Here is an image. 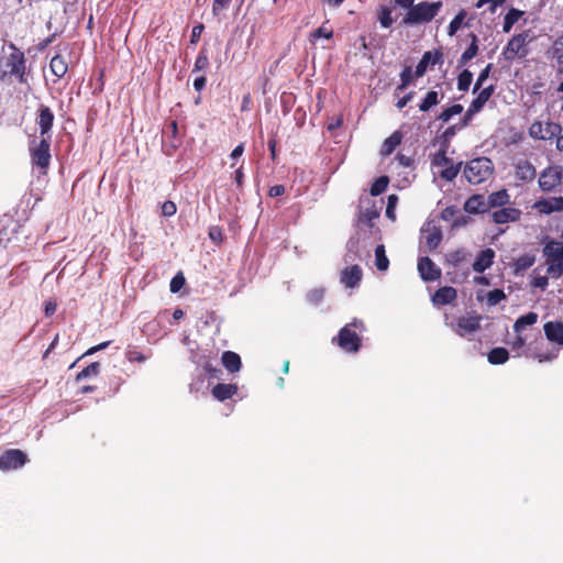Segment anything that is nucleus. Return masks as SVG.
<instances>
[{"label": "nucleus", "mask_w": 563, "mask_h": 563, "mask_svg": "<svg viewBox=\"0 0 563 563\" xmlns=\"http://www.w3.org/2000/svg\"><path fill=\"white\" fill-rule=\"evenodd\" d=\"M487 358L493 365H501L508 361L509 353L505 347H494L488 352Z\"/></svg>", "instance_id": "nucleus-32"}, {"label": "nucleus", "mask_w": 563, "mask_h": 563, "mask_svg": "<svg viewBox=\"0 0 563 563\" xmlns=\"http://www.w3.org/2000/svg\"><path fill=\"white\" fill-rule=\"evenodd\" d=\"M397 202H398V197L396 195L388 196V201H387V207H386V216L391 220H395V207H396Z\"/></svg>", "instance_id": "nucleus-54"}, {"label": "nucleus", "mask_w": 563, "mask_h": 563, "mask_svg": "<svg viewBox=\"0 0 563 563\" xmlns=\"http://www.w3.org/2000/svg\"><path fill=\"white\" fill-rule=\"evenodd\" d=\"M208 67H209L208 51L206 48H201L196 58L192 71L205 70Z\"/></svg>", "instance_id": "nucleus-47"}, {"label": "nucleus", "mask_w": 563, "mask_h": 563, "mask_svg": "<svg viewBox=\"0 0 563 563\" xmlns=\"http://www.w3.org/2000/svg\"><path fill=\"white\" fill-rule=\"evenodd\" d=\"M487 199V206L488 209H495V208H503L507 206L510 201V195L506 189H501L495 192H492L488 195Z\"/></svg>", "instance_id": "nucleus-26"}, {"label": "nucleus", "mask_w": 563, "mask_h": 563, "mask_svg": "<svg viewBox=\"0 0 563 563\" xmlns=\"http://www.w3.org/2000/svg\"><path fill=\"white\" fill-rule=\"evenodd\" d=\"M49 68L53 75L60 79L66 75L68 64L66 63L65 57L58 54L51 59Z\"/></svg>", "instance_id": "nucleus-31"}, {"label": "nucleus", "mask_w": 563, "mask_h": 563, "mask_svg": "<svg viewBox=\"0 0 563 563\" xmlns=\"http://www.w3.org/2000/svg\"><path fill=\"white\" fill-rule=\"evenodd\" d=\"M468 253L464 249L452 251L445 255V261L450 266L457 267L466 261Z\"/></svg>", "instance_id": "nucleus-36"}, {"label": "nucleus", "mask_w": 563, "mask_h": 563, "mask_svg": "<svg viewBox=\"0 0 563 563\" xmlns=\"http://www.w3.org/2000/svg\"><path fill=\"white\" fill-rule=\"evenodd\" d=\"M442 58L443 54L440 49H435L434 52H426L416 66L415 76L417 78L422 77L426 74L429 65L434 66L437 64H440L442 63Z\"/></svg>", "instance_id": "nucleus-15"}, {"label": "nucleus", "mask_w": 563, "mask_h": 563, "mask_svg": "<svg viewBox=\"0 0 563 563\" xmlns=\"http://www.w3.org/2000/svg\"><path fill=\"white\" fill-rule=\"evenodd\" d=\"M186 279L181 272L177 273L170 280L169 287L172 292H178L185 285Z\"/></svg>", "instance_id": "nucleus-51"}, {"label": "nucleus", "mask_w": 563, "mask_h": 563, "mask_svg": "<svg viewBox=\"0 0 563 563\" xmlns=\"http://www.w3.org/2000/svg\"><path fill=\"white\" fill-rule=\"evenodd\" d=\"M538 183L542 191H552L562 183V168L560 166L547 167L540 174Z\"/></svg>", "instance_id": "nucleus-10"}, {"label": "nucleus", "mask_w": 563, "mask_h": 563, "mask_svg": "<svg viewBox=\"0 0 563 563\" xmlns=\"http://www.w3.org/2000/svg\"><path fill=\"white\" fill-rule=\"evenodd\" d=\"M468 221H470V217H467V216H464V214L456 216V218L453 220L452 228L457 229V228L464 227L468 223Z\"/></svg>", "instance_id": "nucleus-64"}, {"label": "nucleus", "mask_w": 563, "mask_h": 563, "mask_svg": "<svg viewBox=\"0 0 563 563\" xmlns=\"http://www.w3.org/2000/svg\"><path fill=\"white\" fill-rule=\"evenodd\" d=\"M561 132V125L554 122L534 121L529 128V135L536 140H552Z\"/></svg>", "instance_id": "nucleus-8"}, {"label": "nucleus", "mask_w": 563, "mask_h": 563, "mask_svg": "<svg viewBox=\"0 0 563 563\" xmlns=\"http://www.w3.org/2000/svg\"><path fill=\"white\" fill-rule=\"evenodd\" d=\"M483 317L474 313L471 316H461L456 318L450 325L452 330L462 338L473 334L481 329Z\"/></svg>", "instance_id": "nucleus-7"}, {"label": "nucleus", "mask_w": 563, "mask_h": 563, "mask_svg": "<svg viewBox=\"0 0 563 563\" xmlns=\"http://www.w3.org/2000/svg\"><path fill=\"white\" fill-rule=\"evenodd\" d=\"M54 119L55 117L51 108L45 104H40L37 110L36 123L40 128V133L42 137L49 136L48 133L53 128Z\"/></svg>", "instance_id": "nucleus-13"}, {"label": "nucleus", "mask_w": 563, "mask_h": 563, "mask_svg": "<svg viewBox=\"0 0 563 563\" xmlns=\"http://www.w3.org/2000/svg\"><path fill=\"white\" fill-rule=\"evenodd\" d=\"M30 155L32 164L46 173L51 163V137H42L36 144L30 145Z\"/></svg>", "instance_id": "nucleus-6"}, {"label": "nucleus", "mask_w": 563, "mask_h": 563, "mask_svg": "<svg viewBox=\"0 0 563 563\" xmlns=\"http://www.w3.org/2000/svg\"><path fill=\"white\" fill-rule=\"evenodd\" d=\"M311 36L313 38H320V37H324L327 40H330L332 38L333 36V30L332 29H328L327 26L324 25H321L320 27H318L312 34Z\"/></svg>", "instance_id": "nucleus-55"}, {"label": "nucleus", "mask_w": 563, "mask_h": 563, "mask_svg": "<svg viewBox=\"0 0 563 563\" xmlns=\"http://www.w3.org/2000/svg\"><path fill=\"white\" fill-rule=\"evenodd\" d=\"M232 0H213L212 2V14L214 16L220 15V13L225 10Z\"/></svg>", "instance_id": "nucleus-53"}, {"label": "nucleus", "mask_w": 563, "mask_h": 563, "mask_svg": "<svg viewBox=\"0 0 563 563\" xmlns=\"http://www.w3.org/2000/svg\"><path fill=\"white\" fill-rule=\"evenodd\" d=\"M492 69V64H488L482 71L479 73L477 80L475 82L473 92H476L484 84V81L488 78Z\"/></svg>", "instance_id": "nucleus-52"}, {"label": "nucleus", "mask_w": 563, "mask_h": 563, "mask_svg": "<svg viewBox=\"0 0 563 563\" xmlns=\"http://www.w3.org/2000/svg\"><path fill=\"white\" fill-rule=\"evenodd\" d=\"M472 42L470 46L464 51L460 58V64L465 65L467 62H470L472 58H474L478 53V38L476 34L472 33L471 35Z\"/></svg>", "instance_id": "nucleus-34"}, {"label": "nucleus", "mask_w": 563, "mask_h": 563, "mask_svg": "<svg viewBox=\"0 0 563 563\" xmlns=\"http://www.w3.org/2000/svg\"><path fill=\"white\" fill-rule=\"evenodd\" d=\"M110 345V341H107V342H102L98 345H95V346H91L90 349H88L78 360L77 362L82 358L84 356H87V355H92L101 350H104L107 349L108 346Z\"/></svg>", "instance_id": "nucleus-60"}, {"label": "nucleus", "mask_w": 563, "mask_h": 563, "mask_svg": "<svg viewBox=\"0 0 563 563\" xmlns=\"http://www.w3.org/2000/svg\"><path fill=\"white\" fill-rule=\"evenodd\" d=\"M473 80V74L468 69H464L457 77V89L467 91Z\"/></svg>", "instance_id": "nucleus-46"}, {"label": "nucleus", "mask_w": 563, "mask_h": 563, "mask_svg": "<svg viewBox=\"0 0 563 563\" xmlns=\"http://www.w3.org/2000/svg\"><path fill=\"white\" fill-rule=\"evenodd\" d=\"M530 285L533 287V288H540V289H545L547 286L549 285V278L548 276H536L533 277V279L531 280Z\"/></svg>", "instance_id": "nucleus-57"}, {"label": "nucleus", "mask_w": 563, "mask_h": 563, "mask_svg": "<svg viewBox=\"0 0 563 563\" xmlns=\"http://www.w3.org/2000/svg\"><path fill=\"white\" fill-rule=\"evenodd\" d=\"M523 15V11H520L518 9H515V8H511L507 14L505 15V19H504V25H503V31L505 33H508L514 24Z\"/></svg>", "instance_id": "nucleus-37"}, {"label": "nucleus", "mask_w": 563, "mask_h": 563, "mask_svg": "<svg viewBox=\"0 0 563 563\" xmlns=\"http://www.w3.org/2000/svg\"><path fill=\"white\" fill-rule=\"evenodd\" d=\"M440 102L438 91L430 90L427 92L426 97L419 104V110L422 112L429 111L432 107L437 106Z\"/></svg>", "instance_id": "nucleus-39"}, {"label": "nucleus", "mask_w": 563, "mask_h": 563, "mask_svg": "<svg viewBox=\"0 0 563 563\" xmlns=\"http://www.w3.org/2000/svg\"><path fill=\"white\" fill-rule=\"evenodd\" d=\"M415 73H412L411 66H405L400 73V84L397 86V90H404L413 81Z\"/></svg>", "instance_id": "nucleus-43"}, {"label": "nucleus", "mask_w": 563, "mask_h": 563, "mask_svg": "<svg viewBox=\"0 0 563 563\" xmlns=\"http://www.w3.org/2000/svg\"><path fill=\"white\" fill-rule=\"evenodd\" d=\"M538 321V314L533 311L519 317L514 323V331L521 333L526 325H532Z\"/></svg>", "instance_id": "nucleus-33"}, {"label": "nucleus", "mask_w": 563, "mask_h": 563, "mask_svg": "<svg viewBox=\"0 0 563 563\" xmlns=\"http://www.w3.org/2000/svg\"><path fill=\"white\" fill-rule=\"evenodd\" d=\"M363 325L362 321L354 319L339 331L338 335L333 338V342L344 352L356 353L362 346V340L355 329L363 328Z\"/></svg>", "instance_id": "nucleus-2"}, {"label": "nucleus", "mask_w": 563, "mask_h": 563, "mask_svg": "<svg viewBox=\"0 0 563 563\" xmlns=\"http://www.w3.org/2000/svg\"><path fill=\"white\" fill-rule=\"evenodd\" d=\"M402 141V134L400 131H395L389 135L379 150V154L384 157L389 156Z\"/></svg>", "instance_id": "nucleus-27"}, {"label": "nucleus", "mask_w": 563, "mask_h": 563, "mask_svg": "<svg viewBox=\"0 0 563 563\" xmlns=\"http://www.w3.org/2000/svg\"><path fill=\"white\" fill-rule=\"evenodd\" d=\"M375 265L378 271H386L389 266V260L386 256L385 246L379 244L375 247Z\"/></svg>", "instance_id": "nucleus-38"}, {"label": "nucleus", "mask_w": 563, "mask_h": 563, "mask_svg": "<svg viewBox=\"0 0 563 563\" xmlns=\"http://www.w3.org/2000/svg\"><path fill=\"white\" fill-rule=\"evenodd\" d=\"M504 299H506V295L503 289H493L487 292V302L490 306H495Z\"/></svg>", "instance_id": "nucleus-49"}, {"label": "nucleus", "mask_w": 563, "mask_h": 563, "mask_svg": "<svg viewBox=\"0 0 563 563\" xmlns=\"http://www.w3.org/2000/svg\"><path fill=\"white\" fill-rule=\"evenodd\" d=\"M554 54L558 56L559 62L563 63L561 58H563V34L554 42L553 44Z\"/></svg>", "instance_id": "nucleus-62"}, {"label": "nucleus", "mask_w": 563, "mask_h": 563, "mask_svg": "<svg viewBox=\"0 0 563 563\" xmlns=\"http://www.w3.org/2000/svg\"><path fill=\"white\" fill-rule=\"evenodd\" d=\"M421 238L424 240L427 250L434 251L443 240L442 230L434 221H428L421 228Z\"/></svg>", "instance_id": "nucleus-11"}, {"label": "nucleus", "mask_w": 563, "mask_h": 563, "mask_svg": "<svg viewBox=\"0 0 563 563\" xmlns=\"http://www.w3.org/2000/svg\"><path fill=\"white\" fill-rule=\"evenodd\" d=\"M238 390L239 388L236 384L219 383L216 386H213V388L211 389V394L217 400L224 401L236 395Z\"/></svg>", "instance_id": "nucleus-25"}, {"label": "nucleus", "mask_w": 563, "mask_h": 563, "mask_svg": "<svg viewBox=\"0 0 563 563\" xmlns=\"http://www.w3.org/2000/svg\"><path fill=\"white\" fill-rule=\"evenodd\" d=\"M532 208L542 214L563 211V197L542 198L537 200Z\"/></svg>", "instance_id": "nucleus-16"}, {"label": "nucleus", "mask_w": 563, "mask_h": 563, "mask_svg": "<svg viewBox=\"0 0 563 563\" xmlns=\"http://www.w3.org/2000/svg\"><path fill=\"white\" fill-rule=\"evenodd\" d=\"M125 356L129 362L143 363L147 360V356H145L142 352L137 351L135 347H129L125 353Z\"/></svg>", "instance_id": "nucleus-50"}, {"label": "nucleus", "mask_w": 563, "mask_h": 563, "mask_svg": "<svg viewBox=\"0 0 563 563\" xmlns=\"http://www.w3.org/2000/svg\"><path fill=\"white\" fill-rule=\"evenodd\" d=\"M27 455L19 449L7 450L0 455V470L11 471L24 466L27 463Z\"/></svg>", "instance_id": "nucleus-9"}, {"label": "nucleus", "mask_w": 563, "mask_h": 563, "mask_svg": "<svg viewBox=\"0 0 563 563\" xmlns=\"http://www.w3.org/2000/svg\"><path fill=\"white\" fill-rule=\"evenodd\" d=\"M545 338L559 345H563V323L561 321H548L543 324Z\"/></svg>", "instance_id": "nucleus-21"}, {"label": "nucleus", "mask_w": 563, "mask_h": 563, "mask_svg": "<svg viewBox=\"0 0 563 563\" xmlns=\"http://www.w3.org/2000/svg\"><path fill=\"white\" fill-rule=\"evenodd\" d=\"M448 144L446 142H441L440 150L432 157V165L437 167H444L451 164L452 159L446 156Z\"/></svg>", "instance_id": "nucleus-35"}, {"label": "nucleus", "mask_w": 563, "mask_h": 563, "mask_svg": "<svg viewBox=\"0 0 563 563\" xmlns=\"http://www.w3.org/2000/svg\"><path fill=\"white\" fill-rule=\"evenodd\" d=\"M209 238L217 243L222 242V230L218 225H213L209 229Z\"/></svg>", "instance_id": "nucleus-59"}, {"label": "nucleus", "mask_w": 563, "mask_h": 563, "mask_svg": "<svg viewBox=\"0 0 563 563\" xmlns=\"http://www.w3.org/2000/svg\"><path fill=\"white\" fill-rule=\"evenodd\" d=\"M487 199L483 195H472L464 203V210L471 214L488 212Z\"/></svg>", "instance_id": "nucleus-20"}, {"label": "nucleus", "mask_w": 563, "mask_h": 563, "mask_svg": "<svg viewBox=\"0 0 563 563\" xmlns=\"http://www.w3.org/2000/svg\"><path fill=\"white\" fill-rule=\"evenodd\" d=\"M221 361L223 366L230 372V373H236L241 369L242 362L241 357L238 353L233 351H225L222 353Z\"/></svg>", "instance_id": "nucleus-28"}, {"label": "nucleus", "mask_w": 563, "mask_h": 563, "mask_svg": "<svg viewBox=\"0 0 563 563\" xmlns=\"http://www.w3.org/2000/svg\"><path fill=\"white\" fill-rule=\"evenodd\" d=\"M515 176L522 183H530L536 178L537 170L528 159H520L515 165Z\"/></svg>", "instance_id": "nucleus-19"}, {"label": "nucleus", "mask_w": 563, "mask_h": 563, "mask_svg": "<svg viewBox=\"0 0 563 563\" xmlns=\"http://www.w3.org/2000/svg\"><path fill=\"white\" fill-rule=\"evenodd\" d=\"M9 48L12 53L9 55L7 59V67L9 68V73L11 76H14L20 84H25L27 81L26 78V60L24 53L16 47L14 43H10Z\"/></svg>", "instance_id": "nucleus-5"}, {"label": "nucleus", "mask_w": 563, "mask_h": 563, "mask_svg": "<svg viewBox=\"0 0 563 563\" xmlns=\"http://www.w3.org/2000/svg\"><path fill=\"white\" fill-rule=\"evenodd\" d=\"M547 262H555L558 268L563 265V242L551 240L543 247Z\"/></svg>", "instance_id": "nucleus-18"}, {"label": "nucleus", "mask_w": 563, "mask_h": 563, "mask_svg": "<svg viewBox=\"0 0 563 563\" xmlns=\"http://www.w3.org/2000/svg\"><path fill=\"white\" fill-rule=\"evenodd\" d=\"M442 8V1H421L406 13L402 19L405 25H416L431 22Z\"/></svg>", "instance_id": "nucleus-1"}, {"label": "nucleus", "mask_w": 563, "mask_h": 563, "mask_svg": "<svg viewBox=\"0 0 563 563\" xmlns=\"http://www.w3.org/2000/svg\"><path fill=\"white\" fill-rule=\"evenodd\" d=\"M418 271L421 278L426 282H434L441 277V269L427 256L419 258Z\"/></svg>", "instance_id": "nucleus-14"}, {"label": "nucleus", "mask_w": 563, "mask_h": 563, "mask_svg": "<svg viewBox=\"0 0 563 563\" xmlns=\"http://www.w3.org/2000/svg\"><path fill=\"white\" fill-rule=\"evenodd\" d=\"M378 20L383 27H385V29L390 27L394 23L390 8H388L386 5L382 7L379 10Z\"/></svg>", "instance_id": "nucleus-48"}, {"label": "nucleus", "mask_w": 563, "mask_h": 563, "mask_svg": "<svg viewBox=\"0 0 563 563\" xmlns=\"http://www.w3.org/2000/svg\"><path fill=\"white\" fill-rule=\"evenodd\" d=\"M457 209L456 207L454 206H449L446 208H444L441 212V219L444 220V221H451V220H454L456 218V214H457Z\"/></svg>", "instance_id": "nucleus-56"}, {"label": "nucleus", "mask_w": 563, "mask_h": 563, "mask_svg": "<svg viewBox=\"0 0 563 563\" xmlns=\"http://www.w3.org/2000/svg\"><path fill=\"white\" fill-rule=\"evenodd\" d=\"M177 207L174 201H165L162 206V213L165 217H172L176 213Z\"/></svg>", "instance_id": "nucleus-58"}, {"label": "nucleus", "mask_w": 563, "mask_h": 563, "mask_svg": "<svg viewBox=\"0 0 563 563\" xmlns=\"http://www.w3.org/2000/svg\"><path fill=\"white\" fill-rule=\"evenodd\" d=\"M467 12L462 9L457 12V14L452 19L448 26V34L453 36L464 24V20L466 19Z\"/></svg>", "instance_id": "nucleus-40"}, {"label": "nucleus", "mask_w": 563, "mask_h": 563, "mask_svg": "<svg viewBox=\"0 0 563 563\" xmlns=\"http://www.w3.org/2000/svg\"><path fill=\"white\" fill-rule=\"evenodd\" d=\"M495 258V251L493 249H485L478 253L475 262L473 263V269L476 273H484L487 268H489Z\"/></svg>", "instance_id": "nucleus-23"}, {"label": "nucleus", "mask_w": 563, "mask_h": 563, "mask_svg": "<svg viewBox=\"0 0 563 563\" xmlns=\"http://www.w3.org/2000/svg\"><path fill=\"white\" fill-rule=\"evenodd\" d=\"M413 95H415V92L410 91L407 95H405L404 97H401L400 99H398L396 107L399 110L404 109L411 101V99L413 98Z\"/></svg>", "instance_id": "nucleus-63"}, {"label": "nucleus", "mask_w": 563, "mask_h": 563, "mask_svg": "<svg viewBox=\"0 0 563 563\" xmlns=\"http://www.w3.org/2000/svg\"><path fill=\"white\" fill-rule=\"evenodd\" d=\"M203 29H205L203 24H197L192 27L191 35H190L191 44H196L200 40Z\"/></svg>", "instance_id": "nucleus-61"}, {"label": "nucleus", "mask_w": 563, "mask_h": 563, "mask_svg": "<svg viewBox=\"0 0 563 563\" xmlns=\"http://www.w3.org/2000/svg\"><path fill=\"white\" fill-rule=\"evenodd\" d=\"M181 144L183 140L178 133L177 121L173 120L167 126L166 140L163 143V151L166 155L173 156Z\"/></svg>", "instance_id": "nucleus-12"}, {"label": "nucleus", "mask_w": 563, "mask_h": 563, "mask_svg": "<svg viewBox=\"0 0 563 563\" xmlns=\"http://www.w3.org/2000/svg\"><path fill=\"white\" fill-rule=\"evenodd\" d=\"M493 162L488 157L471 159L464 167V176L468 183L479 185L486 181L493 174Z\"/></svg>", "instance_id": "nucleus-3"}, {"label": "nucleus", "mask_w": 563, "mask_h": 563, "mask_svg": "<svg viewBox=\"0 0 563 563\" xmlns=\"http://www.w3.org/2000/svg\"><path fill=\"white\" fill-rule=\"evenodd\" d=\"M495 91V87L493 85L483 88L476 98L471 102L472 111H481L486 102L490 99Z\"/></svg>", "instance_id": "nucleus-29"}, {"label": "nucleus", "mask_w": 563, "mask_h": 563, "mask_svg": "<svg viewBox=\"0 0 563 563\" xmlns=\"http://www.w3.org/2000/svg\"><path fill=\"white\" fill-rule=\"evenodd\" d=\"M389 184V178L387 176L378 177L371 186L369 194L374 197L383 194Z\"/></svg>", "instance_id": "nucleus-41"}, {"label": "nucleus", "mask_w": 563, "mask_h": 563, "mask_svg": "<svg viewBox=\"0 0 563 563\" xmlns=\"http://www.w3.org/2000/svg\"><path fill=\"white\" fill-rule=\"evenodd\" d=\"M521 210L514 207H503L490 213L492 221L496 224L515 222L520 219Z\"/></svg>", "instance_id": "nucleus-17"}, {"label": "nucleus", "mask_w": 563, "mask_h": 563, "mask_svg": "<svg viewBox=\"0 0 563 563\" xmlns=\"http://www.w3.org/2000/svg\"><path fill=\"white\" fill-rule=\"evenodd\" d=\"M463 112V106L460 103H455L446 109H444L439 115L438 120L442 122H448L451 120L453 115L460 114Z\"/></svg>", "instance_id": "nucleus-45"}, {"label": "nucleus", "mask_w": 563, "mask_h": 563, "mask_svg": "<svg viewBox=\"0 0 563 563\" xmlns=\"http://www.w3.org/2000/svg\"><path fill=\"white\" fill-rule=\"evenodd\" d=\"M461 166H462V163L454 165L451 162V164L444 166L445 168L441 170L440 176L448 181H452L459 175V173L461 170Z\"/></svg>", "instance_id": "nucleus-44"}, {"label": "nucleus", "mask_w": 563, "mask_h": 563, "mask_svg": "<svg viewBox=\"0 0 563 563\" xmlns=\"http://www.w3.org/2000/svg\"><path fill=\"white\" fill-rule=\"evenodd\" d=\"M362 269L358 265H352L346 267L341 273V282L345 285V287L354 288L356 287L362 279Z\"/></svg>", "instance_id": "nucleus-22"}, {"label": "nucleus", "mask_w": 563, "mask_h": 563, "mask_svg": "<svg viewBox=\"0 0 563 563\" xmlns=\"http://www.w3.org/2000/svg\"><path fill=\"white\" fill-rule=\"evenodd\" d=\"M457 297V291L451 286L439 288L432 296V302L435 306H444L452 303Z\"/></svg>", "instance_id": "nucleus-24"}, {"label": "nucleus", "mask_w": 563, "mask_h": 563, "mask_svg": "<svg viewBox=\"0 0 563 563\" xmlns=\"http://www.w3.org/2000/svg\"><path fill=\"white\" fill-rule=\"evenodd\" d=\"M100 363L99 362H92L87 367H85L82 371H80L77 376L76 380L80 382L87 377L90 376H97L100 373Z\"/></svg>", "instance_id": "nucleus-42"}, {"label": "nucleus", "mask_w": 563, "mask_h": 563, "mask_svg": "<svg viewBox=\"0 0 563 563\" xmlns=\"http://www.w3.org/2000/svg\"><path fill=\"white\" fill-rule=\"evenodd\" d=\"M536 262L534 255L523 254L518 257L514 264L512 269L516 276L522 275L528 268H530Z\"/></svg>", "instance_id": "nucleus-30"}, {"label": "nucleus", "mask_w": 563, "mask_h": 563, "mask_svg": "<svg viewBox=\"0 0 563 563\" xmlns=\"http://www.w3.org/2000/svg\"><path fill=\"white\" fill-rule=\"evenodd\" d=\"M532 40L531 31L527 30L519 34L514 35L505 46L503 56L506 60H514L515 58H523L528 55V43Z\"/></svg>", "instance_id": "nucleus-4"}]
</instances>
